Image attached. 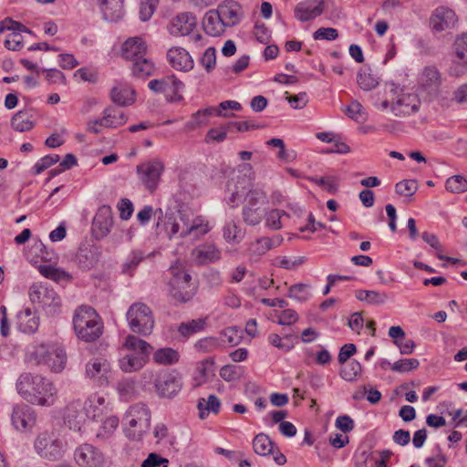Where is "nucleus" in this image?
<instances>
[{"label": "nucleus", "mask_w": 467, "mask_h": 467, "mask_svg": "<svg viewBox=\"0 0 467 467\" xmlns=\"http://www.w3.org/2000/svg\"><path fill=\"white\" fill-rule=\"evenodd\" d=\"M127 318L130 329L143 336L150 335L154 327L152 312L142 303L133 304L128 310Z\"/></svg>", "instance_id": "obj_6"}, {"label": "nucleus", "mask_w": 467, "mask_h": 467, "mask_svg": "<svg viewBox=\"0 0 467 467\" xmlns=\"http://www.w3.org/2000/svg\"><path fill=\"white\" fill-rule=\"evenodd\" d=\"M222 340L231 346H236L242 340V331L234 327H227L222 332Z\"/></svg>", "instance_id": "obj_57"}, {"label": "nucleus", "mask_w": 467, "mask_h": 467, "mask_svg": "<svg viewBox=\"0 0 467 467\" xmlns=\"http://www.w3.org/2000/svg\"><path fill=\"white\" fill-rule=\"evenodd\" d=\"M210 230L209 221L204 216L194 215L188 212L187 236L192 235L195 238H199L209 233Z\"/></svg>", "instance_id": "obj_30"}, {"label": "nucleus", "mask_w": 467, "mask_h": 467, "mask_svg": "<svg viewBox=\"0 0 467 467\" xmlns=\"http://www.w3.org/2000/svg\"><path fill=\"white\" fill-rule=\"evenodd\" d=\"M16 326L23 333H35L39 327V317L30 308H25L17 314Z\"/></svg>", "instance_id": "obj_29"}, {"label": "nucleus", "mask_w": 467, "mask_h": 467, "mask_svg": "<svg viewBox=\"0 0 467 467\" xmlns=\"http://www.w3.org/2000/svg\"><path fill=\"white\" fill-rule=\"evenodd\" d=\"M406 99L404 89L397 84L386 83L383 88L376 94L375 105L382 109H391L396 115L401 111L400 108L403 105Z\"/></svg>", "instance_id": "obj_7"}, {"label": "nucleus", "mask_w": 467, "mask_h": 467, "mask_svg": "<svg viewBox=\"0 0 467 467\" xmlns=\"http://www.w3.org/2000/svg\"><path fill=\"white\" fill-rule=\"evenodd\" d=\"M73 327L79 339L85 342H94L102 336L104 325L93 307L81 306L74 313Z\"/></svg>", "instance_id": "obj_3"}, {"label": "nucleus", "mask_w": 467, "mask_h": 467, "mask_svg": "<svg viewBox=\"0 0 467 467\" xmlns=\"http://www.w3.org/2000/svg\"><path fill=\"white\" fill-rule=\"evenodd\" d=\"M164 171V164L159 160L145 161L137 167L140 180L150 191L156 189Z\"/></svg>", "instance_id": "obj_12"}, {"label": "nucleus", "mask_w": 467, "mask_h": 467, "mask_svg": "<svg viewBox=\"0 0 467 467\" xmlns=\"http://www.w3.org/2000/svg\"><path fill=\"white\" fill-rule=\"evenodd\" d=\"M5 30L10 31L5 41V47L10 50H19L22 48L24 40L22 32H28L26 26L12 19H5L0 22V34Z\"/></svg>", "instance_id": "obj_13"}, {"label": "nucleus", "mask_w": 467, "mask_h": 467, "mask_svg": "<svg viewBox=\"0 0 467 467\" xmlns=\"http://www.w3.org/2000/svg\"><path fill=\"white\" fill-rule=\"evenodd\" d=\"M202 27L206 34L220 36L225 32L227 26L215 10H209L202 19Z\"/></svg>", "instance_id": "obj_27"}, {"label": "nucleus", "mask_w": 467, "mask_h": 467, "mask_svg": "<svg viewBox=\"0 0 467 467\" xmlns=\"http://www.w3.org/2000/svg\"><path fill=\"white\" fill-rule=\"evenodd\" d=\"M324 10V0H306L296 5L295 17L301 22H306L321 16Z\"/></svg>", "instance_id": "obj_18"}, {"label": "nucleus", "mask_w": 467, "mask_h": 467, "mask_svg": "<svg viewBox=\"0 0 467 467\" xmlns=\"http://www.w3.org/2000/svg\"><path fill=\"white\" fill-rule=\"evenodd\" d=\"M457 22L454 11L445 6L436 8L430 21L431 29L437 33L454 28Z\"/></svg>", "instance_id": "obj_14"}, {"label": "nucleus", "mask_w": 467, "mask_h": 467, "mask_svg": "<svg viewBox=\"0 0 467 467\" xmlns=\"http://www.w3.org/2000/svg\"><path fill=\"white\" fill-rule=\"evenodd\" d=\"M356 297L358 300L361 302H365L368 305L374 306L383 305L389 299V296L385 292L365 289L358 290L356 292Z\"/></svg>", "instance_id": "obj_37"}, {"label": "nucleus", "mask_w": 467, "mask_h": 467, "mask_svg": "<svg viewBox=\"0 0 467 467\" xmlns=\"http://www.w3.org/2000/svg\"><path fill=\"white\" fill-rule=\"evenodd\" d=\"M132 73L138 78H145L150 76L153 71V64L145 57L132 61Z\"/></svg>", "instance_id": "obj_47"}, {"label": "nucleus", "mask_w": 467, "mask_h": 467, "mask_svg": "<svg viewBox=\"0 0 467 467\" xmlns=\"http://www.w3.org/2000/svg\"><path fill=\"white\" fill-rule=\"evenodd\" d=\"M105 125L109 128H118L127 122V116L122 110L109 109L104 111Z\"/></svg>", "instance_id": "obj_46"}, {"label": "nucleus", "mask_w": 467, "mask_h": 467, "mask_svg": "<svg viewBox=\"0 0 467 467\" xmlns=\"http://www.w3.org/2000/svg\"><path fill=\"white\" fill-rule=\"evenodd\" d=\"M159 226L171 238L177 234L181 237L187 236L188 227V211L178 210L176 212L167 213L161 223Z\"/></svg>", "instance_id": "obj_11"}, {"label": "nucleus", "mask_w": 467, "mask_h": 467, "mask_svg": "<svg viewBox=\"0 0 467 467\" xmlns=\"http://www.w3.org/2000/svg\"><path fill=\"white\" fill-rule=\"evenodd\" d=\"M84 410L88 417L96 420L110 409L106 404L105 398L96 393L90 395L85 401Z\"/></svg>", "instance_id": "obj_26"}, {"label": "nucleus", "mask_w": 467, "mask_h": 467, "mask_svg": "<svg viewBox=\"0 0 467 467\" xmlns=\"http://www.w3.org/2000/svg\"><path fill=\"white\" fill-rule=\"evenodd\" d=\"M18 394L27 402L41 407H50L57 398L55 385L39 374L22 373L16 381Z\"/></svg>", "instance_id": "obj_1"}, {"label": "nucleus", "mask_w": 467, "mask_h": 467, "mask_svg": "<svg viewBox=\"0 0 467 467\" xmlns=\"http://www.w3.org/2000/svg\"><path fill=\"white\" fill-rule=\"evenodd\" d=\"M282 239L280 237H261L251 242L247 248V254L252 259H257L265 254L271 249L278 246Z\"/></svg>", "instance_id": "obj_25"}, {"label": "nucleus", "mask_w": 467, "mask_h": 467, "mask_svg": "<svg viewBox=\"0 0 467 467\" xmlns=\"http://www.w3.org/2000/svg\"><path fill=\"white\" fill-rule=\"evenodd\" d=\"M213 110L215 109L212 107L197 111L192 116L191 120L186 124L187 128L189 130H194L201 125L206 124L208 117L214 115Z\"/></svg>", "instance_id": "obj_51"}, {"label": "nucleus", "mask_w": 467, "mask_h": 467, "mask_svg": "<svg viewBox=\"0 0 467 467\" xmlns=\"http://www.w3.org/2000/svg\"><path fill=\"white\" fill-rule=\"evenodd\" d=\"M177 350L171 348H160L153 354V360L160 365H171L179 361Z\"/></svg>", "instance_id": "obj_42"}, {"label": "nucleus", "mask_w": 467, "mask_h": 467, "mask_svg": "<svg viewBox=\"0 0 467 467\" xmlns=\"http://www.w3.org/2000/svg\"><path fill=\"white\" fill-rule=\"evenodd\" d=\"M34 125V114L30 111H19L12 118V127L17 131H28Z\"/></svg>", "instance_id": "obj_38"}, {"label": "nucleus", "mask_w": 467, "mask_h": 467, "mask_svg": "<svg viewBox=\"0 0 467 467\" xmlns=\"http://www.w3.org/2000/svg\"><path fill=\"white\" fill-rule=\"evenodd\" d=\"M265 210V207L244 205L243 211L244 223L249 225H257L262 221Z\"/></svg>", "instance_id": "obj_45"}, {"label": "nucleus", "mask_w": 467, "mask_h": 467, "mask_svg": "<svg viewBox=\"0 0 467 467\" xmlns=\"http://www.w3.org/2000/svg\"><path fill=\"white\" fill-rule=\"evenodd\" d=\"M288 218V215L282 210L274 209L266 213L265 224L268 228L278 230L283 226V220Z\"/></svg>", "instance_id": "obj_48"}, {"label": "nucleus", "mask_w": 467, "mask_h": 467, "mask_svg": "<svg viewBox=\"0 0 467 467\" xmlns=\"http://www.w3.org/2000/svg\"><path fill=\"white\" fill-rule=\"evenodd\" d=\"M100 422L99 429L98 430L97 436L99 438H109L118 429L119 424V418L109 410L107 413L96 420Z\"/></svg>", "instance_id": "obj_31"}, {"label": "nucleus", "mask_w": 467, "mask_h": 467, "mask_svg": "<svg viewBox=\"0 0 467 467\" xmlns=\"http://www.w3.org/2000/svg\"><path fill=\"white\" fill-rule=\"evenodd\" d=\"M206 326L205 319H193L187 323H182L179 327V331L182 335L185 337H189L192 335L193 333L202 331L204 329Z\"/></svg>", "instance_id": "obj_53"}, {"label": "nucleus", "mask_w": 467, "mask_h": 467, "mask_svg": "<svg viewBox=\"0 0 467 467\" xmlns=\"http://www.w3.org/2000/svg\"><path fill=\"white\" fill-rule=\"evenodd\" d=\"M168 460L161 455L151 452L147 459L143 461L141 467H168Z\"/></svg>", "instance_id": "obj_64"}, {"label": "nucleus", "mask_w": 467, "mask_h": 467, "mask_svg": "<svg viewBox=\"0 0 467 467\" xmlns=\"http://www.w3.org/2000/svg\"><path fill=\"white\" fill-rule=\"evenodd\" d=\"M453 56L457 58H467V34L458 36L453 43Z\"/></svg>", "instance_id": "obj_59"}, {"label": "nucleus", "mask_w": 467, "mask_h": 467, "mask_svg": "<svg viewBox=\"0 0 467 467\" xmlns=\"http://www.w3.org/2000/svg\"><path fill=\"white\" fill-rule=\"evenodd\" d=\"M448 74L454 78L465 76L467 74V58H457L454 56L448 68Z\"/></svg>", "instance_id": "obj_52"}, {"label": "nucleus", "mask_w": 467, "mask_h": 467, "mask_svg": "<svg viewBox=\"0 0 467 467\" xmlns=\"http://www.w3.org/2000/svg\"><path fill=\"white\" fill-rule=\"evenodd\" d=\"M287 295L292 299L304 302L310 297V291L308 285L296 284L289 287Z\"/></svg>", "instance_id": "obj_55"}, {"label": "nucleus", "mask_w": 467, "mask_h": 467, "mask_svg": "<svg viewBox=\"0 0 467 467\" xmlns=\"http://www.w3.org/2000/svg\"><path fill=\"white\" fill-rule=\"evenodd\" d=\"M214 10L220 16L227 27L237 25L241 21L243 16L242 6L233 0L221 3Z\"/></svg>", "instance_id": "obj_23"}, {"label": "nucleus", "mask_w": 467, "mask_h": 467, "mask_svg": "<svg viewBox=\"0 0 467 467\" xmlns=\"http://www.w3.org/2000/svg\"><path fill=\"white\" fill-rule=\"evenodd\" d=\"M142 378L147 381L155 380V388L159 395L165 398H171L181 389L180 380L170 373L155 375L153 371L146 370Z\"/></svg>", "instance_id": "obj_10"}, {"label": "nucleus", "mask_w": 467, "mask_h": 467, "mask_svg": "<svg viewBox=\"0 0 467 467\" xmlns=\"http://www.w3.org/2000/svg\"><path fill=\"white\" fill-rule=\"evenodd\" d=\"M340 364L339 375L347 381L357 380L362 374V366L357 360L346 361Z\"/></svg>", "instance_id": "obj_39"}, {"label": "nucleus", "mask_w": 467, "mask_h": 467, "mask_svg": "<svg viewBox=\"0 0 467 467\" xmlns=\"http://www.w3.org/2000/svg\"><path fill=\"white\" fill-rule=\"evenodd\" d=\"M357 81L359 87L364 90H370L379 84L377 78L368 70L360 71L358 75Z\"/></svg>", "instance_id": "obj_56"}, {"label": "nucleus", "mask_w": 467, "mask_h": 467, "mask_svg": "<svg viewBox=\"0 0 467 467\" xmlns=\"http://www.w3.org/2000/svg\"><path fill=\"white\" fill-rule=\"evenodd\" d=\"M111 99L119 106H130L135 102L136 93L134 88L130 85L118 83L111 90Z\"/></svg>", "instance_id": "obj_28"}, {"label": "nucleus", "mask_w": 467, "mask_h": 467, "mask_svg": "<svg viewBox=\"0 0 467 467\" xmlns=\"http://www.w3.org/2000/svg\"><path fill=\"white\" fill-rule=\"evenodd\" d=\"M215 110H213L214 115L217 116H223V117H232L233 114H228L226 112L227 109L232 110H240L242 109L241 104L234 100H226L223 101L219 104L217 108H213Z\"/></svg>", "instance_id": "obj_58"}, {"label": "nucleus", "mask_w": 467, "mask_h": 467, "mask_svg": "<svg viewBox=\"0 0 467 467\" xmlns=\"http://www.w3.org/2000/svg\"><path fill=\"white\" fill-rule=\"evenodd\" d=\"M445 188L452 193H462L467 191V180L462 175H453L447 179Z\"/></svg>", "instance_id": "obj_50"}, {"label": "nucleus", "mask_w": 467, "mask_h": 467, "mask_svg": "<svg viewBox=\"0 0 467 467\" xmlns=\"http://www.w3.org/2000/svg\"><path fill=\"white\" fill-rule=\"evenodd\" d=\"M192 258L196 265H208L221 259V251L213 244H203L192 250Z\"/></svg>", "instance_id": "obj_24"}, {"label": "nucleus", "mask_w": 467, "mask_h": 467, "mask_svg": "<svg viewBox=\"0 0 467 467\" xmlns=\"http://www.w3.org/2000/svg\"><path fill=\"white\" fill-rule=\"evenodd\" d=\"M244 237V231L234 222H229L223 227V238L230 244H239Z\"/></svg>", "instance_id": "obj_41"}, {"label": "nucleus", "mask_w": 467, "mask_h": 467, "mask_svg": "<svg viewBox=\"0 0 467 467\" xmlns=\"http://www.w3.org/2000/svg\"><path fill=\"white\" fill-rule=\"evenodd\" d=\"M74 78L80 81L95 82L98 79V73L89 67H81L74 73Z\"/></svg>", "instance_id": "obj_63"}, {"label": "nucleus", "mask_w": 467, "mask_h": 467, "mask_svg": "<svg viewBox=\"0 0 467 467\" xmlns=\"http://www.w3.org/2000/svg\"><path fill=\"white\" fill-rule=\"evenodd\" d=\"M37 269L43 276L55 282L67 281L71 278L67 272L57 267L56 265H40Z\"/></svg>", "instance_id": "obj_40"}, {"label": "nucleus", "mask_w": 467, "mask_h": 467, "mask_svg": "<svg viewBox=\"0 0 467 467\" xmlns=\"http://www.w3.org/2000/svg\"><path fill=\"white\" fill-rule=\"evenodd\" d=\"M12 422L20 431H29L36 423L34 410L26 404L16 406L12 414Z\"/></svg>", "instance_id": "obj_19"}, {"label": "nucleus", "mask_w": 467, "mask_h": 467, "mask_svg": "<svg viewBox=\"0 0 467 467\" xmlns=\"http://www.w3.org/2000/svg\"><path fill=\"white\" fill-rule=\"evenodd\" d=\"M197 26L196 15L192 12L182 11L170 19L166 28L172 36H189L197 30Z\"/></svg>", "instance_id": "obj_8"}, {"label": "nucleus", "mask_w": 467, "mask_h": 467, "mask_svg": "<svg viewBox=\"0 0 467 467\" xmlns=\"http://www.w3.org/2000/svg\"><path fill=\"white\" fill-rule=\"evenodd\" d=\"M344 112L355 121H362L366 119V111L363 106L357 100L351 101L345 108Z\"/></svg>", "instance_id": "obj_54"}, {"label": "nucleus", "mask_w": 467, "mask_h": 467, "mask_svg": "<svg viewBox=\"0 0 467 467\" xmlns=\"http://www.w3.org/2000/svg\"><path fill=\"white\" fill-rule=\"evenodd\" d=\"M213 372V361L206 358L197 363L192 377V386L198 388L203 385L211 373Z\"/></svg>", "instance_id": "obj_35"}, {"label": "nucleus", "mask_w": 467, "mask_h": 467, "mask_svg": "<svg viewBox=\"0 0 467 467\" xmlns=\"http://www.w3.org/2000/svg\"><path fill=\"white\" fill-rule=\"evenodd\" d=\"M271 318L282 326H291L297 322L298 315L294 309L274 310Z\"/></svg>", "instance_id": "obj_43"}, {"label": "nucleus", "mask_w": 467, "mask_h": 467, "mask_svg": "<svg viewBox=\"0 0 467 467\" xmlns=\"http://www.w3.org/2000/svg\"><path fill=\"white\" fill-rule=\"evenodd\" d=\"M125 0H96V5L103 17L109 22H118L124 16Z\"/></svg>", "instance_id": "obj_22"}, {"label": "nucleus", "mask_w": 467, "mask_h": 467, "mask_svg": "<svg viewBox=\"0 0 467 467\" xmlns=\"http://www.w3.org/2000/svg\"><path fill=\"white\" fill-rule=\"evenodd\" d=\"M167 60L171 67L178 71H190L194 61L191 54L183 47L174 46L167 51Z\"/></svg>", "instance_id": "obj_15"}, {"label": "nucleus", "mask_w": 467, "mask_h": 467, "mask_svg": "<svg viewBox=\"0 0 467 467\" xmlns=\"http://www.w3.org/2000/svg\"><path fill=\"white\" fill-rule=\"evenodd\" d=\"M110 363L104 358H93L86 365V375L90 379L103 385L108 383Z\"/></svg>", "instance_id": "obj_16"}, {"label": "nucleus", "mask_w": 467, "mask_h": 467, "mask_svg": "<svg viewBox=\"0 0 467 467\" xmlns=\"http://www.w3.org/2000/svg\"><path fill=\"white\" fill-rule=\"evenodd\" d=\"M28 358L37 365H47L54 372L62 371L67 362L65 350L57 345H36L28 351Z\"/></svg>", "instance_id": "obj_4"}, {"label": "nucleus", "mask_w": 467, "mask_h": 467, "mask_svg": "<svg viewBox=\"0 0 467 467\" xmlns=\"http://www.w3.org/2000/svg\"><path fill=\"white\" fill-rule=\"evenodd\" d=\"M245 183L246 182L244 180L241 186H236V191L233 192V199H240L244 196L245 205L265 207L267 203L265 192L257 187H252L246 191Z\"/></svg>", "instance_id": "obj_17"}, {"label": "nucleus", "mask_w": 467, "mask_h": 467, "mask_svg": "<svg viewBox=\"0 0 467 467\" xmlns=\"http://www.w3.org/2000/svg\"><path fill=\"white\" fill-rule=\"evenodd\" d=\"M162 88V93L170 101H181L182 99L183 83L176 78L175 76H167L166 83Z\"/></svg>", "instance_id": "obj_34"}, {"label": "nucleus", "mask_w": 467, "mask_h": 467, "mask_svg": "<svg viewBox=\"0 0 467 467\" xmlns=\"http://www.w3.org/2000/svg\"><path fill=\"white\" fill-rule=\"evenodd\" d=\"M220 377L226 381H235L241 378V368L234 365H225L220 369Z\"/></svg>", "instance_id": "obj_60"}, {"label": "nucleus", "mask_w": 467, "mask_h": 467, "mask_svg": "<svg viewBox=\"0 0 467 467\" xmlns=\"http://www.w3.org/2000/svg\"><path fill=\"white\" fill-rule=\"evenodd\" d=\"M146 41L141 36L129 37L120 47V54L126 60L133 61L146 56Z\"/></svg>", "instance_id": "obj_20"}, {"label": "nucleus", "mask_w": 467, "mask_h": 467, "mask_svg": "<svg viewBox=\"0 0 467 467\" xmlns=\"http://www.w3.org/2000/svg\"><path fill=\"white\" fill-rule=\"evenodd\" d=\"M268 342L278 349L288 352L294 348V341L292 336L280 337L278 334L272 333L268 336Z\"/></svg>", "instance_id": "obj_49"}, {"label": "nucleus", "mask_w": 467, "mask_h": 467, "mask_svg": "<svg viewBox=\"0 0 467 467\" xmlns=\"http://www.w3.org/2000/svg\"><path fill=\"white\" fill-rule=\"evenodd\" d=\"M75 460L80 466L99 467L103 462L100 451L90 444H83L75 451Z\"/></svg>", "instance_id": "obj_21"}, {"label": "nucleus", "mask_w": 467, "mask_h": 467, "mask_svg": "<svg viewBox=\"0 0 467 467\" xmlns=\"http://www.w3.org/2000/svg\"><path fill=\"white\" fill-rule=\"evenodd\" d=\"M253 448L256 454L265 456L273 452L274 443L267 435L260 433L254 437Z\"/></svg>", "instance_id": "obj_44"}, {"label": "nucleus", "mask_w": 467, "mask_h": 467, "mask_svg": "<svg viewBox=\"0 0 467 467\" xmlns=\"http://www.w3.org/2000/svg\"><path fill=\"white\" fill-rule=\"evenodd\" d=\"M111 211L109 207H102L93 221V231L100 236L109 233L112 226Z\"/></svg>", "instance_id": "obj_33"}, {"label": "nucleus", "mask_w": 467, "mask_h": 467, "mask_svg": "<svg viewBox=\"0 0 467 467\" xmlns=\"http://www.w3.org/2000/svg\"><path fill=\"white\" fill-rule=\"evenodd\" d=\"M442 82L441 73L435 66H427L423 68L420 84L426 89L435 90Z\"/></svg>", "instance_id": "obj_32"}, {"label": "nucleus", "mask_w": 467, "mask_h": 467, "mask_svg": "<svg viewBox=\"0 0 467 467\" xmlns=\"http://www.w3.org/2000/svg\"><path fill=\"white\" fill-rule=\"evenodd\" d=\"M312 182L328 192H335L337 189V179L335 177L310 178Z\"/></svg>", "instance_id": "obj_62"}, {"label": "nucleus", "mask_w": 467, "mask_h": 467, "mask_svg": "<svg viewBox=\"0 0 467 467\" xmlns=\"http://www.w3.org/2000/svg\"><path fill=\"white\" fill-rule=\"evenodd\" d=\"M199 417L206 419L210 413L218 414L221 408V401L215 395H209L207 399L202 398L197 405Z\"/></svg>", "instance_id": "obj_36"}, {"label": "nucleus", "mask_w": 467, "mask_h": 467, "mask_svg": "<svg viewBox=\"0 0 467 467\" xmlns=\"http://www.w3.org/2000/svg\"><path fill=\"white\" fill-rule=\"evenodd\" d=\"M150 414L149 410L142 404H137L130 408L127 414L128 431L130 436L140 438L142 432L150 426Z\"/></svg>", "instance_id": "obj_9"}, {"label": "nucleus", "mask_w": 467, "mask_h": 467, "mask_svg": "<svg viewBox=\"0 0 467 467\" xmlns=\"http://www.w3.org/2000/svg\"><path fill=\"white\" fill-rule=\"evenodd\" d=\"M171 277L169 281L170 294L178 302L189 301L194 294V288L191 284V275L182 263H176L171 266Z\"/></svg>", "instance_id": "obj_5"}, {"label": "nucleus", "mask_w": 467, "mask_h": 467, "mask_svg": "<svg viewBox=\"0 0 467 467\" xmlns=\"http://www.w3.org/2000/svg\"><path fill=\"white\" fill-rule=\"evenodd\" d=\"M151 346L133 335H128L120 349L125 354L119 359V367L125 373L140 370L148 362Z\"/></svg>", "instance_id": "obj_2"}, {"label": "nucleus", "mask_w": 467, "mask_h": 467, "mask_svg": "<svg viewBox=\"0 0 467 467\" xmlns=\"http://www.w3.org/2000/svg\"><path fill=\"white\" fill-rule=\"evenodd\" d=\"M59 161V156L57 154L47 155L41 158L35 165L34 171L36 174H40L45 170L48 169Z\"/></svg>", "instance_id": "obj_61"}]
</instances>
